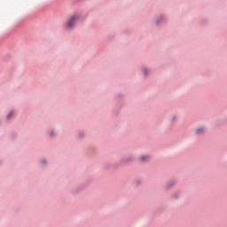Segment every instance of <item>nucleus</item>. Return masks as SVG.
Segmentation results:
<instances>
[{
	"mask_svg": "<svg viewBox=\"0 0 227 227\" xmlns=\"http://www.w3.org/2000/svg\"><path fill=\"white\" fill-rule=\"evenodd\" d=\"M77 20H79V16H72L67 23V27H68V29H72V27L75 26V22H77Z\"/></svg>",
	"mask_w": 227,
	"mask_h": 227,
	"instance_id": "f257e3e1",
	"label": "nucleus"
},
{
	"mask_svg": "<svg viewBox=\"0 0 227 227\" xmlns=\"http://www.w3.org/2000/svg\"><path fill=\"white\" fill-rule=\"evenodd\" d=\"M206 129L201 127L196 129V134H203L205 132Z\"/></svg>",
	"mask_w": 227,
	"mask_h": 227,
	"instance_id": "f03ea898",
	"label": "nucleus"
},
{
	"mask_svg": "<svg viewBox=\"0 0 227 227\" xmlns=\"http://www.w3.org/2000/svg\"><path fill=\"white\" fill-rule=\"evenodd\" d=\"M140 159H141V160H142L143 162H145V160H148L150 159V156H148V155H144V156H142Z\"/></svg>",
	"mask_w": 227,
	"mask_h": 227,
	"instance_id": "7ed1b4c3",
	"label": "nucleus"
},
{
	"mask_svg": "<svg viewBox=\"0 0 227 227\" xmlns=\"http://www.w3.org/2000/svg\"><path fill=\"white\" fill-rule=\"evenodd\" d=\"M12 114H13V112L8 114V118H12Z\"/></svg>",
	"mask_w": 227,
	"mask_h": 227,
	"instance_id": "20e7f679",
	"label": "nucleus"
}]
</instances>
